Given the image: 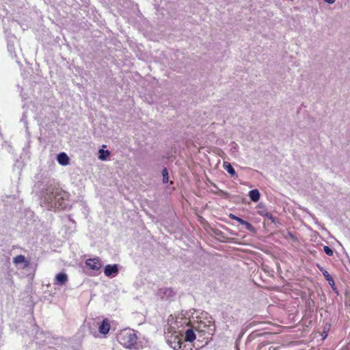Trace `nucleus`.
<instances>
[{
  "mask_svg": "<svg viewBox=\"0 0 350 350\" xmlns=\"http://www.w3.org/2000/svg\"><path fill=\"white\" fill-rule=\"evenodd\" d=\"M162 175H163V182L164 183H166L168 182V172L166 168H164L162 171Z\"/></svg>",
  "mask_w": 350,
  "mask_h": 350,
  "instance_id": "obj_15",
  "label": "nucleus"
},
{
  "mask_svg": "<svg viewBox=\"0 0 350 350\" xmlns=\"http://www.w3.org/2000/svg\"><path fill=\"white\" fill-rule=\"evenodd\" d=\"M236 221H237L240 224L243 225L245 220L238 217Z\"/></svg>",
  "mask_w": 350,
  "mask_h": 350,
  "instance_id": "obj_20",
  "label": "nucleus"
},
{
  "mask_svg": "<svg viewBox=\"0 0 350 350\" xmlns=\"http://www.w3.org/2000/svg\"><path fill=\"white\" fill-rule=\"evenodd\" d=\"M58 191L54 188L46 189L44 194L41 198V203L46 204L49 208H57L61 206L59 202Z\"/></svg>",
  "mask_w": 350,
  "mask_h": 350,
  "instance_id": "obj_3",
  "label": "nucleus"
},
{
  "mask_svg": "<svg viewBox=\"0 0 350 350\" xmlns=\"http://www.w3.org/2000/svg\"><path fill=\"white\" fill-rule=\"evenodd\" d=\"M323 275H324V276L326 278V279H327L329 282H330V281L334 282V281H333V279H332V276L328 273V272H327V271H325L323 272Z\"/></svg>",
  "mask_w": 350,
  "mask_h": 350,
  "instance_id": "obj_18",
  "label": "nucleus"
},
{
  "mask_svg": "<svg viewBox=\"0 0 350 350\" xmlns=\"http://www.w3.org/2000/svg\"><path fill=\"white\" fill-rule=\"evenodd\" d=\"M243 225L245 226V228L248 230H252L253 229V226H252V224L246 221H244Z\"/></svg>",
  "mask_w": 350,
  "mask_h": 350,
  "instance_id": "obj_17",
  "label": "nucleus"
},
{
  "mask_svg": "<svg viewBox=\"0 0 350 350\" xmlns=\"http://www.w3.org/2000/svg\"><path fill=\"white\" fill-rule=\"evenodd\" d=\"M323 251L325 252V253L328 255V256H332L334 254V252L333 250L328 246H324L323 247Z\"/></svg>",
  "mask_w": 350,
  "mask_h": 350,
  "instance_id": "obj_16",
  "label": "nucleus"
},
{
  "mask_svg": "<svg viewBox=\"0 0 350 350\" xmlns=\"http://www.w3.org/2000/svg\"><path fill=\"white\" fill-rule=\"evenodd\" d=\"M229 217H230V218H231V219H232L236 220V219H237V217H237L236 215H233V214L230 213V214L229 215Z\"/></svg>",
  "mask_w": 350,
  "mask_h": 350,
  "instance_id": "obj_22",
  "label": "nucleus"
},
{
  "mask_svg": "<svg viewBox=\"0 0 350 350\" xmlns=\"http://www.w3.org/2000/svg\"><path fill=\"white\" fill-rule=\"evenodd\" d=\"M249 197L253 202H258L260 199V193L258 189H253L249 192Z\"/></svg>",
  "mask_w": 350,
  "mask_h": 350,
  "instance_id": "obj_10",
  "label": "nucleus"
},
{
  "mask_svg": "<svg viewBox=\"0 0 350 350\" xmlns=\"http://www.w3.org/2000/svg\"><path fill=\"white\" fill-rule=\"evenodd\" d=\"M324 1L328 4H333L335 3L336 0H324Z\"/></svg>",
  "mask_w": 350,
  "mask_h": 350,
  "instance_id": "obj_21",
  "label": "nucleus"
},
{
  "mask_svg": "<svg viewBox=\"0 0 350 350\" xmlns=\"http://www.w3.org/2000/svg\"><path fill=\"white\" fill-rule=\"evenodd\" d=\"M137 339V335L133 329H124L118 335V342L128 349L135 348Z\"/></svg>",
  "mask_w": 350,
  "mask_h": 350,
  "instance_id": "obj_1",
  "label": "nucleus"
},
{
  "mask_svg": "<svg viewBox=\"0 0 350 350\" xmlns=\"http://www.w3.org/2000/svg\"><path fill=\"white\" fill-rule=\"evenodd\" d=\"M57 160L62 165H67L69 164V157L64 152L59 153L57 157Z\"/></svg>",
  "mask_w": 350,
  "mask_h": 350,
  "instance_id": "obj_9",
  "label": "nucleus"
},
{
  "mask_svg": "<svg viewBox=\"0 0 350 350\" xmlns=\"http://www.w3.org/2000/svg\"><path fill=\"white\" fill-rule=\"evenodd\" d=\"M224 168L231 175H235V170L231 165V164L228 162L224 161L223 163Z\"/></svg>",
  "mask_w": 350,
  "mask_h": 350,
  "instance_id": "obj_13",
  "label": "nucleus"
},
{
  "mask_svg": "<svg viewBox=\"0 0 350 350\" xmlns=\"http://www.w3.org/2000/svg\"><path fill=\"white\" fill-rule=\"evenodd\" d=\"M118 273V265H107L104 269V273L106 276L109 278H113L117 275Z\"/></svg>",
  "mask_w": 350,
  "mask_h": 350,
  "instance_id": "obj_6",
  "label": "nucleus"
},
{
  "mask_svg": "<svg viewBox=\"0 0 350 350\" xmlns=\"http://www.w3.org/2000/svg\"><path fill=\"white\" fill-rule=\"evenodd\" d=\"M110 152L109 150H104L103 149L99 150L98 159L102 161H105L109 156Z\"/></svg>",
  "mask_w": 350,
  "mask_h": 350,
  "instance_id": "obj_14",
  "label": "nucleus"
},
{
  "mask_svg": "<svg viewBox=\"0 0 350 350\" xmlns=\"http://www.w3.org/2000/svg\"><path fill=\"white\" fill-rule=\"evenodd\" d=\"M183 326L182 319L170 315L165 328V334H180L179 329Z\"/></svg>",
  "mask_w": 350,
  "mask_h": 350,
  "instance_id": "obj_4",
  "label": "nucleus"
},
{
  "mask_svg": "<svg viewBox=\"0 0 350 350\" xmlns=\"http://www.w3.org/2000/svg\"><path fill=\"white\" fill-rule=\"evenodd\" d=\"M100 334H107L110 329V324L106 319L103 320L98 327Z\"/></svg>",
  "mask_w": 350,
  "mask_h": 350,
  "instance_id": "obj_8",
  "label": "nucleus"
},
{
  "mask_svg": "<svg viewBox=\"0 0 350 350\" xmlns=\"http://www.w3.org/2000/svg\"><path fill=\"white\" fill-rule=\"evenodd\" d=\"M68 275L65 273H57L55 278V284L60 285V286H63V285L66 284V283L68 282Z\"/></svg>",
  "mask_w": 350,
  "mask_h": 350,
  "instance_id": "obj_7",
  "label": "nucleus"
},
{
  "mask_svg": "<svg viewBox=\"0 0 350 350\" xmlns=\"http://www.w3.org/2000/svg\"><path fill=\"white\" fill-rule=\"evenodd\" d=\"M196 340V335L191 329H187L185 332V341L193 342Z\"/></svg>",
  "mask_w": 350,
  "mask_h": 350,
  "instance_id": "obj_11",
  "label": "nucleus"
},
{
  "mask_svg": "<svg viewBox=\"0 0 350 350\" xmlns=\"http://www.w3.org/2000/svg\"><path fill=\"white\" fill-rule=\"evenodd\" d=\"M13 262L16 265H20V264H23V263H25L26 266L27 265V262L26 261L25 257L23 255L16 256L14 258Z\"/></svg>",
  "mask_w": 350,
  "mask_h": 350,
  "instance_id": "obj_12",
  "label": "nucleus"
},
{
  "mask_svg": "<svg viewBox=\"0 0 350 350\" xmlns=\"http://www.w3.org/2000/svg\"><path fill=\"white\" fill-rule=\"evenodd\" d=\"M85 265L92 270L98 271L102 267L99 258H89L85 260Z\"/></svg>",
  "mask_w": 350,
  "mask_h": 350,
  "instance_id": "obj_5",
  "label": "nucleus"
},
{
  "mask_svg": "<svg viewBox=\"0 0 350 350\" xmlns=\"http://www.w3.org/2000/svg\"><path fill=\"white\" fill-rule=\"evenodd\" d=\"M258 213H259V214H260V215H262V216H264V217H265V214L266 213H264L263 211H259Z\"/></svg>",
  "mask_w": 350,
  "mask_h": 350,
  "instance_id": "obj_23",
  "label": "nucleus"
},
{
  "mask_svg": "<svg viewBox=\"0 0 350 350\" xmlns=\"http://www.w3.org/2000/svg\"><path fill=\"white\" fill-rule=\"evenodd\" d=\"M265 217L266 218H267L268 219L271 220L272 222L274 221V217H273V215L271 213H266L265 214Z\"/></svg>",
  "mask_w": 350,
  "mask_h": 350,
  "instance_id": "obj_19",
  "label": "nucleus"
},
{
  "mask_svg": "<svg viewBox=\"0 0 350 350\" xmlns=\"http://www.w3.org/2000/svg\"><path fill=\"white\" fill-rule=\"evenodd\" d=\"M181 334H165L167 344L175 350H192L191 345L183 341Z\"/></svg>",
  "mask_w": 350,
  "mask_h": 350,
  "instance_id": "obj_2",
  "label": "nucleus"
}]
</instances>
